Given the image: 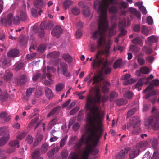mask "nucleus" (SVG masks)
Listing matches in <instances>:
<instances>
[{
    "instance_id": "obj_35",
    "label": "nucleus",
    "mask_w": 159,
    "mask_h": 159,
    "mask_svg": "<svg viewBox=\"0 0 159 159\" xmlns=\"http://www.w3.org/2000/svg\"><path fill=\"white\" fill-rule=\"evenodd\" d=\"M64 87V84L63 83H60L56 85L55 89L57 92L61 91Z\"/></svg>"
},
{
    "instance_id": "obj_7",
    "label": "nucleus",
    "mask_w": 159,
    "mask_h": 159,
    "mask_svg": "<svg viewBox=\"0 0 159 159\" xmlns=\"http://www.w3.org/2000/svg\"><path fill=\"white\" fill-rule=\"evenodd\" d=\"M27 18V15L25 10H18L14 17L13 22L15 24H19L21 21L25 20Z\"/></svg>"
},
{
    "instance_id": "obj_22",
    "label": "nucleus",
    "mask_w": 159,
    "mask_h": 159,
    "mask_svg": "<svg viewBox=\"0 0 159 159\" xmlns=\"http://www.w3.org/2000/svg\"><path fill=\"white\" fill-rule=\"evenodd\" d=\"M103 86L102 87V90L104 93H107L108 91V87L110 86V83L107 81H104Z\"/></svg>"
},
{
    "instance_id": "obj_40",
    "label": "nucleus",
    "mask_w": 159,
    "mask_h": 159,
    "mask_svg": "<svg viewBox=\"0 0 159 159\" xmlns=\"http://www.w3.org/2000/svg\"><path fill=\"white\" fill-rule=\"evenodd\" d=\"M137 61L138 64L141 66L144 65L145 63V61L144 58L140 57L137 58Z\"/></svg>"
},
{
    "instance_id": "obj_46",
    "label": "nucleus",
    "mask_w": 159,
    "mask_h": 159,
    "mask_svg": "<svg viewBox=\"0 0 159 159\" xmlns=\"http://www.w3.org/2000/svg\"><path fill=\"white\" fill-rule=\"evenodd\" d=\"M116 103L119 105H125L127 103V101L126 100L120 99L117 100L116 102Z\"/></svg>"
},
{
    "instance_id": "obj_54",
    "label": "nucleus",
    "mask_w": 159,
    "mask_h": 159,
    "mask_svg": "<svg viewBox=\"0 0 159 159\" xmlns=\"http://www.w3.org/2000/svg\"><path fill=\"white\" fill-rule=\"evenodd\" d=\"M46 49V46L45 45H41L39 46L38 48V51L40 52H43Z\"/></svg>"
},
{
    "instance_id": "obj_26",
    "label": "nucleus",
    "mask_w": 159,
    "mask_h": 159,
    "mask_svg": "<svg viewBox=\"0 0 159 159\" xmlns=\"http://www.w3.org/2000/svg\"><path fill=\"white\" fill-rule=\"evenodd\" d=\"M45 91L46 95L48 99H51L53 98V94L50 89L48 88H46L45 89Z\"/></svg>"
},
{
    "instance_id": "obj_30",
    "label": "nucleus",
    "mask_w": 159,
    "mask_h": 159,
    "mask_svg": "<svg viewBox=\"0 0 159 159\" xmlns=\"http://www.w3.org/2000/svg\"><path fill=\"white\" fill-rule=\"evenodd\" d=\"M148 42L150 43H156L158 40V38L154 35H152L147 38Z\"/></svg>"
},
{
    "instance_id": "obj_33",
    "label": "nucleus",
    "mask_w": 159,
    "mask_h": 159,
    "mask_svg": "<svg viewBox=\"0 0 159 159\" xmlns=\"http://www.w3.org/2000/svg\"><path fill=\"white\" fill-rule=\"evenodd\" d=\"M155 57L153 55H150L146 57L145 58L147 62L152 64L153 63L155 60Z\"/></svg>"
},
{
    "instance_id": "obj_24",
    "label": "nucleus",
    "mask_w": 159,
    "mask_h": 159,
    "mask_svg": "<svg viewBox=\"0 0 159 159\" xmlns=\"http://www.w3.org/2000/svg\"><path fill=\"white\" fill-rule=\"evenodd\" d=\"M40 153L39 150L35 151L32 154L33 159H43L41 157H40Z\"/></svg>"
},
{
    "instance_id": "obj_13",
    "label": "nucleus",
    "mask_w": 159,
    "mask_h": 159,
    "mask_svg": "<svg viewBox=\"0 0 159 159\" xmlns=\"http://www.w3.org/2000/svg\"><path fill=\"white\" fill-rule=\"evenodd\" d=\"M129 149V148H125L124 150H121L116 155V158L118 159H122L124 158L126 154L128 153Z\"/></svg>"
},
{
    "instance_id": "obj_16",
    "label": "nucleus",
    "mask_w": 159,
    "mask_h": 159,
    "mask_svg": "<svg viewBox=\"0 0 159 159\" xmlns=\"http://www.w3.org/2000/svg\"><path fill=\"white\" fill-rule=\"evenodd\" d=\"M139 117L138 116H136L133 117L130 119L129 124L131 126H133L134 125H139Z\"/></svg>"
},
{
    "instance_id": "obj_1",
    "label": "nucleus",
    "mask_w": 159,
    "mask_h": 159,
    "mask_svg": "<svg viewBox=\"0 0 159 159\" xmlns=\"http://www.w3.org/2000/svg\"><path fill=\"white\" fill-rule=\"evenodd\" d=\"M102 116L100 115L92 120L88 117L89 123H87L84 128V133L76 144L77 148L80 147L83 143L86 145V147L77 152L71 153L69 155L70 159H88L90 152L93 155L98 153V149L93 147L98 143L103 132Z\"/></svg>"
},
{
    "instance_id": "obj_52",
    "label": "nucleus",
    "mask_w": 159,
    "mask_h": 159,
    "mask_svg": "<svg viewBox=\"0 0 159 159\" xmlns=\"http://www.w3.org/2000/svg\"><path fill=\"white\" fill-rule=\"evenodd\" d=\"M159 84V80L154 79L152 80L150 85L157 86Z\"/></svg>"
},
{
    "instance_id": "obj_60",
    "label": "nucleus",
    "mask_w": 159,
    "mask_h": 159,
    "mask_svg": "<svg viewBox=\"0 0 159 159\" xmlns=\"http://www.w3.org/2000/svg\"><path fill=\"white\" fill-rule=\"evenodd\" d=\"M119 6L120 8H125L127 7V4L126 2H122L119 4Z\"/></svg>"
},
{
    "instance_id": "obj_32",
    "label": "nucleus",
    "mask_w": 159,
    "mask_h": 159,
    "mask_svg": "<svg viewBox=\"0 0 159 159\" xmlns=\"http://www.w3.org/2000/svg\"><path fill=\"white\" fill-rule=\"evenodd\" d=\"M62 57L64 60L68 62H71L72 61V58L69 54H64L63 55Z\"/></svg>"
},
{
    "instance_id": "obj_20",
    "label": "nucleus",
    "mask_w": 159,
    "mask_h": 159,
    "mask_svg": "<svg viewBox=\"0 0 159 159\" xmlns=\"http://www.w3.org/2000/svg\"><path fill=\"white\" fill-rule=\"evenodd\" d=\"M10 138L9 135L7 134L5 137L3 136L0 139V146L1 147L4 145L7 142Z\"/></svg>"
},
{
    "instance_id": "obj_42",
    "label": "nucleus",
    "mask_w": 159,
    "mask_h": 159,
    "mask_svg": "<svg viewBox=\"0 0 159 159\" xmlns=\"http://www.w3.org/2000/svg\"><path fill=\"white\" fill-rule=\"evenodd\" d=\"M38 119L39 118L38 117H36L33 119L28 124V127L30 128L33 126L34 124L38 121Z\"/></svg>"
},
{
    "instance_id": "obj_44",
    "label": "nucleus",
    "mask_w": 159,
    "mask_h": 159,
    "mask_svg": "<svg viewBox=\"0 0 159 159\" xmlns=\"http://www.w3.org/2000/svg\"><path fill=\"white\" fill-rule=\"evenodd\" d=\"M130 10L132 13L136 16L138 18L140 17L141 15L140 13L138 11H137L135 9H130Z\"/></svg>"
},
{
    "instance_id": "obj_5",
    "label": "nucleus",
    "mask_w": 159,
    "mask_h": 159,
    "mask_svg": "<svg viewBox=\"0 0 159 159\" xmlns=\"http://www.w3.org/2000/svg\"><path fill=\"white\" fill-rule=\"evenodd\" d=\"M159 112H156L154 116H151L146 120L144 122V125L148 128H153L157 130L159 128Z\"/></svg>"
},
{
    "instance_id": "obj_11",
    "label": "nucleus",
    "mask_w": 159,
    "mask_h": 159,
    "mask_svg": "<svg viewBox=\"0 0 159 159\" xmlns=\"http://www.w3.org/2000/svg\"><path fill=\"white\" fill-rule=\"evenodd\" d=\"M13 16L12 13H9L7 17V18H3L1 19V22L3 25H6L7 24L11 25L12 22Z\"/></svg>"
},
{
    "instance_id": "obj_49",
    "label": "nucleus",
    "mask_w": 159,
    "mask_h": 159,
    "mask_svg": "<svg viewBox=\"0 0 159 159\" xmlns=\"http://www.w3.org/2000/svg\"><path fill=\"white\" fill-rule=\"evenodd\" d=\"M68 136L67 135H66L62 139H61L60 143V147H63L65 145L66 142V141L67 139Z\"/></svg>"
},
{
    "instance_id": "obj_48",
    "label": "nucleus",
    "mask_w": 159,
    "mask_h": 159,
    "mask_svg": "<svg viewBox=\"0 0 159 159\" xmlns=\"http://www.w3.org/2000/svg\"><path fill=\"white\" fill-rule=\"evenodd\" d=\"M71 11L73 14L76 15H79L80 12V10L76 7L72 8Z\"/></svg>"
},
{
    "instance_id": "obj_15",
    "label": "nucleus",
    "mask_w": 159,
    "mask_h": 159,
    "mask_svg": "<svg viewBox=\"0 0 159 159\" xmlns=\"http://www.w3.org/2000/svg\"><path fill=\"white\" fill-rule=\"evenodd\" d=\"M53 25L52 22H50L48 24L46 21H43L42 22L40 25V28L42 30H44L47 29L49 30L53 27Z\"/></svg>"
},
{
    "instance_id": "obj_38",
    "label": "nucleus",
    "mask_w": 159,
    "mask_h": 159,
    "mask_svg": "<svg viewBox=\"0 0 159 159\" xmlns=\"http://www.w3.org/2000/svg\"><path fill=\"white\" fill-rule=\"evenodd\" d=\"M60 55L59 52H51L47 55L48 57L52 58H56L58 56Z\"/></svg>"
},
{
    "instance_id": "obj_64",
    "label": "nucleus",
    "mask_w": 159,
    "mask_h": 159,
    "mask_svg": "<svg viewBox=\"0 0 159 159\" xmlns=\"http://www.w3.org/2000/svg\"><path fill=\"white\" fill-rule=\"evenodd\" d=\"M147 22L149 25H151L153 23V19L151 16H149L147 17Z\"/></svg>"
},
{
    "instance_id": "obj_53",
    "label": "nucleus",
    "mask_w": 159,
    "mask_h": 159,
    "mask_svg": "<svg viewBox=\"0 0 159 159\" xmlns=\"http://www.w3.org/2000/svg\"><path fill=\"white\" fill-rule=\"evenodd\" d=\"M41 74L38 73H37L36 74L34 75L32 79L34 81H36L39 77H41L42 78V76H41Z\"/></svg>"
},
{
    "instance_id": "obj_37",
    "label": "nucleus",
    "mask_w": 159,
    "mask_h": 159,
    "mask_svg": "<svg viewBox=\"0 0 159 159\" xmlns=\"http://www.w3.org/2000/svg\"><path fill=\"white\" fill-rule=\"evenodd\" d=\"M43 138V135H39L33 143L34 146H37L42 140Z\"/></svg>"
},
{
    "instance_id": "obj_59",
    "label": "nucleus",
    "mask_w": 159,
    "mask_h": 159,
    "mask_svg": "<svg viewBox=\"0 0 159 159\" xmlns=\"http://www.w3.org/2000/svg\"><path fill=\"white\" fill-rule=\"evenodd\" d=\"M133 96L132 93L130 91L127 92L124 95V97L128 98H131Z\"/></svg>"
},
{
    "instance_id": "obj_23",
    "label": "nucleus",
    "mask_w": 159,
    "mask_h": 159,
    "mask_svg": "<svg viewBox=\"0 0 159 159\" xmlns=\"http://www.w3.org/2000/svg\"><path fill=\"white\" fill-rule=\"evenodd\" d=\"M7 97V92L5 91L2 92L0 89V99L2 102H4Z\"/></svg>"
},
{
    "instance_id": "obj_27",
    "label": "nucleus",
    "mask_w": 159,
    "mask_h": 159,
    "mask_svg": "<svg viewBox=\"0 0 159 159\" xmlns=\"http://www.w3.org/2000/svg\"><path fill=\"white\" fill-rule=\"evenodd\" d=\"M10 61L7 60L4 57L0 60V66L1 65L4 67L5 66H9Z\"/></svg>"
},
{
    "instance_id": "obj_58",
    "label": "nucleus",
    "mask_w": 159,
    "mask_h": 159,
    "mask_svg": "<svg viewBox=\"0 0 159 159\" xmlns=\"http://www.w3.org/2000/svg\"><path fill=\"white\" fill-rule=\"evenodd\" d=\"M135 111V109L134 108L130 110L127 113V117H129L134 114Z\"/></svg>"
},
{
    "instance_id": "obj_39",
    "label": "nucleus",
    "mask_w": 159,
    "mask_h": 159,
    "mask_svg": "<svg viewBox=\"0 0 159 159\" xmlns=\"http://www.w3.org/2000/svg\"><path fill=\"white\" fill-rule=\"evenodd\" d=\"M141 32L142 34L145 35L147 36L149 32L148 28L145 25H142V26Z\"/></svg>"
},
{
    "instance_id": "obj_17",
    "label": "nucleus",
    "mask_w": 159,
    "mask_h": 159,
    "mask_svg": "<svg viewBox=\"0 0 159 159\" xmlns=\"http://www.w3.org/2000/svg\"><path fill=\"white\" fill-rule=\"evenodd\" d=\"M34 4V6L37 8L43 7L46 5V3L43 0H35Z\"/></svg>"
},
{
    "instance_id": "obj_21",
    "label": "nucleus",
    "mask_w": 159,
    "mask_h": 159,
    "mask_svg": "<svg viewBox=\"0 0 159 159\" xmlns=\"http://www.w3.org/2000/svg\"><path fill=\"white\" fill-rule=\"evenodd\" d=\"M139 153V149H136L131 151L129 153V157L130 159H133L136 157Z\"/></svg>"
},
{
    "instance_id": "obj_57",
    "label": "nucleus",
    "mask_w": 159,
    "mask_h": 159,
    "mask_svg": "<svg viewBox=\"0 0 159 159\" xmlns=\"http://www.w3.org/2000/svg\"><path fill=\"white\" fill-rule=\"evenodd\" d=\"M132 43L134 44H140L142 42L141 40L139 38H136L132 41Z\"/></svg>"
},
{
    "instance_id": "obj_55",
    "label": "nucleus",
    "mask_w": 159,
    "mask_h": 159,
    "mask_svg": "<svg viewBox=\"0 0 159 159\" xmlns=\"http://www.w3.org/2000/svg\"><path fill=\"white\" fill-rule=\"evenodd\" d=\"M34 88H30L28 89L26 93V95L28 97L31 95L33 92L34 91Z\"/></svg>"
},
{
    "instance_id": "obj_14",
    "label": "nucleus",
    "mask_w": 159,
    "mask_h": 159,
    "mask_svg": "<svg viewBox=\"0 0 159 159\" xmlns=\"http://www.w3.org/2000/svg\"><path fill=\"white\" fill-rule=\"evenodd\" d=\"M62 32V29L60 26H55L52 30L51 34L55 36L59 37Z\"/></svg>"
},
{
    "instance_id": "obj_4",
    "label": "nucleus",
    "mask_w": 159,
    "mask_h": 159,
    "mask_svg": "<svg viewBox=\"0 0 159 159\" xmlns=\"http://www.w3.org/2000/svg\"><path fill=\"white\" fill-rule=\"evenodd\" d=\"M119 0H97L94 3V7L97 10L98 13L99 14V18L98 20V24L99 27V22L100 23L102 27H104L103 19H105L107 22V27H106V33L107 30L109 33V36L115 34L116 31L114 30L116 27V24H113L110 29L108 28V22L107 18V10L109 9V12L111 13H116L118 9L114 5L118 4ZM99 27H98V29Z\"/></svg>"
},
{
    "instance_id": "obj_3",
    "label": "nucleus",
    "mask_w": 159,
    "mask_h": 159,
    "mask_svg": "<svg viewBox=\"0 0 159 159\" xmlns=\"http://www.w3.org/2000/svg\"><path fill=\"white\" fill-rule=\"evenodd\" d=\"M104 27H102L100 23H99V28L92 34V38L93 39H98L97 43L99 46H105V49L104 51H99L95 56V58L93 60L91 63L93 68L98 67L102 65V69L106 67L108 65V61L101 57V55L105 54L108 55L109 54L110 45L112 44V41L111 40L108 41L106 43L105 40L106 27H107V22L105 19H103Z\"/></svg>"
},
{
    "instance_id": "obj_31",
    "label": "nucleus",
    "mask_w": 159,
    "mask_h": 159,
    "mask_svg": "<svg viewBox=\"0 0 159 159\" xmlns=\"http://www.w3.org/2000/svg\"><path fill=\"white\" fill-rule=\"evenodd\" d=\"M148 144V143L146 141H141L137 144L136 148H141L146 147Z\"/></svg>"
},
{
    "instance_id": "obj_6",
    "label": "nucleus",
    "mask_w": 159,
    "mask_h": 159,
    "mask_svg": "<svg viewBox=\"0 0 159 159\" xmlns=\"http://www.w3.org/2000/svg\"><path fill=\"white\" fill-rule=\"evenodd\" d=\"M56 71V69L51 66H48L47 69L45 67L42 70V78L46 79V77L47 78V79L44 82L45 85H48L53 84V81L51 78L52 75L49 73H54Z\"/></svg>"
},
{
    "instance_id": "obj_43",
    "label": "nucleus",
    "mask_w": 159,
    "mask_h": 159,
    "mask_svg": "<svg viewBox=\"0 0 159 159\" xmlns=\"http://www.w3.org/2000/svg\"><path fill=\"white\" fill-rule=\"evenodd\" d=\"M150 142L152 147L155 148L157 144V139L155 138H153L151 139Z\"/></svg>"
},
{
    "instance_id": "obj_8",
    "label": "nucleus",
    "mask_w": 159,
    "mask_h": 159,
    "mask_svg": "<svg viewBox=\"0 0 159 159\" xmlns=\"http://www.w3.org/2000/svg\"><path fill=\"white\" fill-rule=\"evenodd\" d=\"M129 24V20H127V23H126L125 20L124 19H123L120 21L119 27L121 32L119 34V36H123L126 34L127 31L124 30V28L127 26Z\"/></svg>"
},
{
    "instance_id": "obj_47",
    "label": "nucleus",
    "mask_w": 159,
    "mask_h": 159,
    "mask_svg": "<svg viewBox=\"0 0 159 159\" xmlns=\"http://www.w3.org/2000/svg\"><path fill=\"white\" fill-rule=\"evenodd\" d=\"M121 59H119L116 60L114 64V68H116L120 67L121 64Z\"/></svg>"
},
{
    "instance_id": "obj_19",
    "label": "nucleus",
    "mask_w": 159,
    "mask_h": 159,
    "mask_svg": "<svg viewBox=\"0 0 159 159\" xmlns=\"http://www.w3.org/2000/svg\"><path fill=\"white\" fill-rule=\"evenodd\" d=\"M140 72L143 74H148L149 72V69L148 67L145 66L141 67L139 71H137L136 72V75L139 76Z\"/></svg>"
},
{
    "instance_id": "obj_29",
    "label": "nucleus",
    "mask_w": 159,
    "mask_h": 159,
    "mask_svg": "<svg viewBox=\"0 0 159 159\" xmlns=\"http://www.w3.org/2000/svg\"><path fill=\"white\" fill-rule=\"evenodd\" d=\"M9 144L11 147L15 148H19V142L18 140L10 141Z\"/></svg>"
},
{
    "instance_id": "obj_50",
    "label": "nucleus",
    "mask_w": 159,
    "mask_h": 159,
    "mask_svg": "<svg viewBox=\"0 0 159 159\" xmlns=\"http://www.w3.org/2000/svg\"><path fill=\"white\" fill-rule=\"evenodd\" d=\"M60 108L59 107H57L55 108L53 110H52L48 114V117H49L50 116L52 115L53 114H55L58 110Z\"/></svg>"
},
{
    "instance_id": "obj_45",
    "label": "nucleus",
    "mask_w": 159,
    "mask_h": 159,
    "mask_svg": "<svg viewBox=\"0 0 159 159\" xmlns=\"http://www.w3.org/2000/svg\"><path fill=\"white\" fill-rule=\"evenodd\" d=\"M27 80V77L25 75H22L19 80L20 83L21 84L25 83Z\"/></svg>"
},
{
    "instance_id": "obj_41",
    "label": "nucleus",
    "mask_w": 159,
    "mask_h": 159,
    "mask_svg": "<svg viewBox=\"0 0 159 159\" xmlns=\"http://www.w3.org/2000/svg\"><path fill=\"white\" fill-rule=\"evenodd\" d=\"M48 146L46 144H43L42 145L41 151L42 153H44L46 152L48 149Z\"/></svg>"
},
{
    "instance_id": "obj_25",
    "label": "nucleus",
    "mask_w": 159,
    "mask_h": 159,
    "mask_svg": "<svg viewBox=\"0 0 159 159\" xmlns=\"http://www.w3.org/2000/svg\"><path fill=\"white\" fill-rule=\"evenodd\" d=\"M19 52L18 50L17 49H13L10 51L8 53L9 57H12L16 56Z\"/></svg>"
},
{
    "instance_id": "obj_56",
    "label": "nucleus",
    "mask_w": 159,
    "mask_h": 159,
    "mask_svg": "<svg viewBox=\"0 0 159 159\" xmlns=\"http://www.w3.org/2000/svg\"><path fill=\"white\" fill-rule=\"evenodd\" d=\"M84 15L86 17L89 16L90 14V10L89 8H88L85 9H84L83 12Z\"/></svg>"
},
{
    "instance_id": "obj_2",
    "label": "nucleus",
    "mask_w": 159,
    "mask_h": 159,
    "mask_svg": "<svg viewBox=\"0 0 159 159\" xmlns=\"http://www.w3.org/2000/svg\"><path fill=\"white\" fill-rule=\"evenodd\" d=\"M103 75L102 73L95 75L91 78V75H89L85 78V82H87L88 85H90L92 83L93 85L96 84L95 88L94 89L95 95L93 96L92 95L89 96L87 98V102L86 105V108L89 111L86 116L87 123H89V122L88 117H90V120H93L96 117H98L100 115L103 116L102 123H103L104 115L103 112H101L99 108L98 104L100 102L101 99L103 102H107L108 98V96L105 95L102 97L100 93L101 85H99L100 82L103 80Z\"/></svg>"
},
{
    "instance_id": "obj_10",
    "label": "nucleus",
    "mask_w": 159,
    "mask_h": 159,
    "mask_svg": "<svg viewBox=\"0 0 159 159\" xmlns=\"http://www.w3.org/2000/svg\"><path fill=\"white\" fill-rule=\"evenodd\" d=\"M143 92L144 93L148 92V93L145 96L146 98H148L150 96L157 94L156 91L154 90V87L151 85L148 86L144 90Z\"/></svg>"
},
{
    "instance_id": "obj_36",
    "label": "nucleus",
    "mask_w": 159,
    "mask_h": 159,
    "mask_svg": "<svg viewBox=\"0 0 159 159\" xmlns=\"http://www.w3.org/2000/svg\"><path fill=\"white\" fill-rule=\"evenodd\" d=\"M142 51L144 52L145 54H150L153 52V50L152 48L146 47H144L143 48Z\"/></svg>"
},
{
    "instance_id": "obj_34",
    "label": "nucleus",
    "mask_w": 159,
    "mask_h": 159,
    "mask_svg": "<svg viewBox=\"0 0 159 159\" xmlns=\"http://www.w3.org/2000/svg\"><path fill=\"white\" fill-rule=\"evenodd\" d=\"M12 76V74L9 70H7L4 74V79L5 80H7L10 79Z\"/></svg>"
},
{
    "instance_id": "obj_28",
    "label": "nucleus",
    "mask_w": 159,
    "mask_h": 159,
    "mask_svg": "<svg viewBox=\"0 0 159 159\" xmlns=\"http://www.w3.org/2000/svg\"><path fill=\"white\" fill-rule=\"evenodd\" d=\"M73 3V2L70 0H65L63 4L64 7L65 9H68Z\"/></svg>"
},
{
    "instance_id": "obj_63",
    "label": "nucleus",
    "mask_w": 159,
    "mask_h": 159,
    "mask_svg": "<svg viewBox=\"0 0 159 159\" xmlns=\"http://www.w3.org/2000/svg\"><path fill=\"white\" fill-rule=\"evenodd\" d=\"M83 34V33L81 31L79 30H78L76 34L75 35L76 36L77 38H79L80 37L82 36Z\"/></svg>"
},
{
    "instance_id": "obj_61",
    "label": "nucleus",
    "mask_w": 159,
    "mask_h": 159,
    "mask_svg": "<svg viewBox=\"0 0 159 159\" xmlns=\"http://www.w3.org/2000/svg\"><path fill=\"white\" fill-rule=\"evenodd\" d=\"M33 138L30 135H28L27 137L26 141L29 144H31L33 142Z\"/></svg>"
},
{
    "instance_id": "obj_62",
    "label": "nucleus",
    "mask_w": 159,
    "mask_h": 159,
    "mask_svg": "<svg viewBox=\"0 0 159 159\" xmlns=\"http://www.w3.org/2000/svg\"><path fill=\"white\" fill-rule=\"evenodd\" d=\"M79 110V107H75L71 111L70 114L71 115H73L75 113L77 112Z\"/></svg>"
},
{
    "instance_id": "obj_9",
    "label": "nucleus",
    "mask_w": 159,
    "mask_h": 159,
    "mask_svg": "<svg viewBox=\"0 0 159 159\" xmlns=\"http://www.w3.org/2000/svg\"><path fill=\"white\" fill-rule=\"evenodd\" d=\"M67 65L65 63H62L60 65V67H58L57 72L58 73L61 71L62 74L66 77L70 76V73L67 71Z\"/></svg>"
},
{
    "instance_id": "obj_12",
    "label": "nucleus",
    "mask_w": 159,
    "mask_h": 159,
    "mask_svg": "<svg viewBox=\"0 0 159 159\" xmlns=\"http://www.w3.org/2000/svg\"><path fill=\"white\" fill-rule=\"evenodd\" d=\"M131 77V75L130 74H126L124 75L122 78L123 80H126L123 83L125 85H127L130 84L134 82L135 81V79L133 78H131L129 80L128 79L130 78Z\"/></svg>"
},
{
    "instance_id": "obj_51",
    "label": "nucleus",
    "mask_w": 159,
    "mask_h": 159,
    "mask_svg": "<svg viewBox=\"0 0 159 159\" xmlns=\"http://www.w3.org/2000/svg\"><path fill=\"white\" fill-rule=\"evenodd\" d=\"M130 49L132 51L135 53L137 52L140 50V49L138 47L134 45L131 46L130 48Z\"/></svg>"
},
{
    "instance_id": "obj_18",
    "label": "nucleus",
    "mask_w": 159,
    "mask_h": 159,
    "mask_svg": "<svg viewBox=\"0 0 159 159\" xmlns=\"http://www.w3.org/2000/svg\"><path fill=\"white\" fill-rule=\"evenodd\" d=\"M133 129L132 130V134H137L141 132V129L139 125H134L133 126Z\"/></svg>"
}]
</instances>
